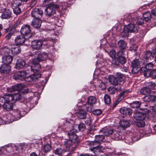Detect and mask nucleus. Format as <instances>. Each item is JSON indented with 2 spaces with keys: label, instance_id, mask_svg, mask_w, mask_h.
Returning a JSON list of instances; mask_svg holds the SVG:
<instances>
[{
  "label": "nucleus",
  "instance_id": "28",
  "mask_svg": "<svg viewBox=\"0 0 156 156\" xmlns=\"http://www.w3.org/2000/svg\"><path fill=\"white\" fill-rule=\"evenodd\" d=\"M118 45L119 47L122 50H123L126 49V44L123 40H120L118 42Z\"/></svg>",
  "mask_w": 156,
  "mask_h": 156
},
{
  "label": "nucleus",
  "instance_id": "61",
  "mask_svg": "<svg viewBox=\"0 0 156 156\" xmlns=\"http://www.w3.org/2000/svg\"><path fill=\"white\" fill-rule=\"evenodd\" d=\"M93 131L92 130H90L89 132L88 133V135L89 136H91V137L92 136H91V135L93 136Z\"/></svg>",
  "mask_w": 156,
  "mask_h": 156
},
{
  "label": "nucleus",
  "instance_id": "27",
  "mask_svg": "<svg viewBox=\"0 0 156 156\" xmlns=\"http://www.w3.org/2000/svg\"><path fill=\"white\" fill-rule=\"evenodd\" d=\"M135 25L131 23L127 25V32H136V31L134 30Z\"/></svg>",
  "mask_w": 156,
  "mask_h": 156
},
{
  "label": "nucleus",
  "instance_id": "15",
  "mask_svg": "<svg viewBox=\"0 0 156 156\" xmlns=\"http://www.w3.org/2000/svg\"><path fill=\"white\" fill-rule=\"evenodd\" d=\"M11 47L12 54L16 55L21 52V48L18 45L16 44H13L11 45Z\"/></svg>",
  "mask_w": 156,
  "mask_h": 156
},
{
  "label": "nucleus",
  "instance_id": "53",
  "mask_svg": "<svg viewBox=\"0 0 156 156\" xmlns=\"http://www.w3.org/2000/svg\"><path fill=\"white\" fill-rule=\"evenodd\" d=\"M122 51H119L116 54L117 58H118L124 56V54Z\"/></svg>",
  "mask_w": 156,
  "mask_h": 156
},
{
  "label": "nucleus",
  "instance_id": "42",
  "mask_svg": "<svg viewBox=\"0 0 156 156\" xmlns=\"http://www.w3.org/2000/svg\"><path fill=\"white\" fill-rule=\"evenodd\" d=\"M13 10L14 13L16 15L19 14L21 12V9L19 6L13 7Z\"/></svg>",
  "mask_w": 156,
  "mask_h": 156
},
{
  "label": "nucleus",
  "instance_id": "50",
  "mask_svg": "<svg viewBox=\"0 0 156 156\" xmlns=\"http://www.w3.org/2000/svg\"><path fill=\"white\" fill-rule=\"evenodd\" d=\"M137 46L134 44H133L129 47V50L131 51H134L137 50Z\"/></svg>",
  "mask_w": 156,
  "mask_h": 156
},
{
  "label": "nucleus",
  "instance_id": "44",
  "mask_svg": "<svg viewBox=\"0 0 156 156\" xmlns=\"http://www.w3.org/2000/svg\"><path fill=\"white\" fill-rule=\"evenodd\" d=\"M148 74L153 78L155 79L156 78V69L152 70L150 73H148Z\"/></svg>",
  "mask_w": 156,
  "mask_h": 156
},
{
  "label": "nucleus",
  "instance_id": "14",
  "mask_svg": "<svg viewBox=\"0 0 156 156\" xmlns=\"http://www.w3.org/2000/svg\"><path fill=\"white\" fill-rule=\"evenodd\" d=\"M24 87V85L22 83H20L13 86L11 88H8V90L9 92H12L15 91H20L22 90Z\"/></svg>",
  "mask_w": 156,
  "mask_h": 156
},
{
  "label": "nucleus",
  "instance_id": "13",
  "mask_svg": "<svg viewBox=\"0 0 156 156\" xmlns=\"http://www.w3.org/2000/svg\"><path fill=\"white\" fill-rule=\"evenodd\" d=\"M10 71V67L9 65L2 64L0 67V72L2 73L7 74Z\"/></svg>",
  "mask_w": 156,
  "mask_h": 156
},
{
  "label": "nucleus",
  "instance_id": "1",
  "mask_svg": "<svg viewBox=\"0 0 156 156\" xmlns=\"http://www.w3.org/2000/svg\"><path fill=\"white\" fill-rule=\"evenodd\" d=\"M68 136L69 140L65 139L64 141L66 149L64 150L61 148H57L54 151L55 154L60 155L67 151L73 152L75 151L76 146L79 142L78 136L74 129L70 130L69 132Z\"/></svg>",
  "mask_w": 156,
  "mask_h": 156
},
{
  "label": "nucleus",
  "instance_id": "8",
  "mask_svg": "<svg viewBox=\"0 0 156 156\" xmlns=\"http://www.w3.org/2000/svg\"><path fill=\"white\" fill-rule=\"evenodd\" d=\"M35 53L36 55H38V56L34 59H37V61L39 62L46 60L48 56V54L46 52L38 51L35 52Z\"/></svg>",
  "mask_w": 156,
  "mask_h": 156
},
{
  "label": "nucleus",
  "instance_id": "23",
  "mask_svg": "<svg viewBox=\"0 0 156 156\" xmlns=\"http://www.w3.org/2000/svg\"><path fill=\"white\" fill-rule=\"evenodd\" d=\"M12 97V94H6L4 95L3 97L1 98L3 99L4 101H5V102H10L11 101L13 100Z\"/></svg>",
  "mask_w": 156,
  "mask_h": 156
},
{
  "label": "nucleus",
  "instance_id": "9",
  "mask_svg": "<svg viewBox=\"0 0 156 156\" xmlns=\"http://www.w3.org/2000/svg\"><path fill=\"white\" fill-rule=\"evenodd\" d=\"M39 62L37 61V59H33L32 62V65L30 66L31 70L34 73L40 70L41 65L39 64Z\"/></svg>",
  "mask_w": 156,
  "mask_h": 156
},
{
  "label": "nucleus",
  "instance_id": "35",
  "mask_svg": "<svg viewBox=\"0 0 156 156\" xmlns=\"http://www.w3.org/2000/svg\"><path fill=\"white\" fill-rule=\"evenodd\" d=\"M144 120H135V122L136 123V125L139 127H143L145 125V123L143 121Z\"/></svg>",
  "mask_w": 156,
  "mask_h": 156
},
{
  "label": "nucleus",
  "instance_id": "57",
  "mask_svg": "<svg viewBox=\"0 0 156 156\" xmlns=\"http://www.w3.org/2000/svg\"><path fill=\"white\" fill-rule=\"evenodd\" d=\"M92 119L90 118L87 119L85 121L86 124L88 125H90L92 123Z\"/></svg>",
  "mask_w": 156,
  "mask_h": 156
},
{
  "label": "nucleus",
  "instance_id": "29",
  "mask_svg": "<svg viewBox=\"0 0 156 156\" xmlns=\"http://www.w3.org/2000/svg\"><path fill=\"white\" fill-rule=\"evenodd\" d=\"M3 106L7 111H9L12 109V104L11 102H5L3 105Z\"/></svg>",
  "mask_w": 156,
  "mask_h": 156
},
{
  "label": "nucleus",
  "instance_id": "22",
  "mask_svg": "<svg viewBox=\"0 0 156 156\" xmlns=\"http://www.w3.org/2000/svg\"><path fill=\"white\" fill-rule=\"evenodd\" d=\"M140 64L138 59H136L134 60L132 63L133 71H134L136 69L137 70V69H139V67L140 69V67L139 66Z\"/></svg>",
  "mask_w": 156,
  "mask_h": 156
},
{
  "label": "nucleus",
  "instance_id": "55",
  "mask_svg": "<svg viewBox=\"0 0 156 156\" xmlns=\"http://www.w3.org/2000/svg\"><path fill=\"white\" fill-rule=\"evenodd\" d=\"M86 110L89 112H91L93 110V106L92 105L86 107Z\"/></svg>",
  "mask_w": 156,
  "mask_h": 156
},
{
  "label": "nucleus",
  "instance_id": "26",
  "mask_svg": "<svg viewBox=\"0 0 156 156\" xmlns=\"http://www.w3.org/2000/svg\"><path fill=\"white\" fill-rule=\"evenodd\" d=\"M96 102V98L93 96L89 97L87 100V103L89 105H93Z\"/></svg>",
  "mask_w": 156,
  "mask_h": 156
},
{
  "label": "nucleus",
  "instance_id": "43",
  "mask_svg": "<svg viewBox=\"0 0 156 156\" xmlns=\"http://www.w3.org/2000/svg\"><path fill=\"white\" fill-rule=\"evenodd\" d=\"M15 120H17L21 118V114L19 111H17L14 112Z\"/></svg>",
  "mask_w": 156,
  "mask_h": 156
},
{
  "label": "nucleus",
  "instance_id": "20",
  "mask_svg": "<svg viewBox=\"0 0 156 156\" xmlns=\"http://www.w3.org/2000/svg\"><path fill=\"white\" fill-rule=\"evenodd\" d=\"M41 21L39 19H34L32 22V26L36 28H39L41 26Z\"/></svg>",
  "mask_w": 156,
  "mask_h": 156
},
{
  "label": "nucleus",
  "instance_id": "11",
  "mask_svg": "<svg viewBox=\"0 0 156 156\" xmlns=\"http://www.w3.org/2000/svg\"><path fill=\"white\" fill-rule=\"evenodd\" d=\"M43 44L42 41L39 40H36L32 41L31 47L34 49L38 50L42 47Z\"/></svg>",
  "mask_w": 156,
  "mask_h": 156
},
{
  "label": "nucleus",
  "instance_id": "63",
  "mask_svg": "<svg viewBox=\"0 0 156 156\" xmlns=\"http://www.w3.org/2000/svg\"><path fill=\"white\" fill-rule=\"evenodd\" d=\"M151 94H152L151 95L154 97L155 100L156 101V92L152 91Z\"/></svg>",
  "mask_w": 156,
  "mask_h": 156
},
{
  "label": "nucleus",
  "instance_id": "34",
  "mask_svg": "<svg viewBox=\"0 0 156 156\" xmlns=\"http://www.w3.org/2000/svg\"><path fill=\"white\" fill-rule=\"evenodd\" d=\"M152 55V54L151 52L149 51H146L144 55V58L145 60L147 61V60H149V59H151V58H153Z\"/></svg>",
  "mask_w": 156,
  "mask_h": 156
},
{
  "label": "nucleus",
  "instance_id": "56",
  "mask_svg": "<svg viewBox=\"0 0 156 156\" xmlns=\"http://www.w3.org/2000/svg\"><path fill=\"white\" fill-rule=\"evenodd\" d=\"M126 92L122 91V92L119 95V100H121L122 99H123L124 98L123 96L124 94Z\"/></svg>",
  "mask_w": 156,
  "mask_h": 156
},
{
  "label": "nucleus",
  "instance_id": "10",
  "mask_svg": "<svg viewBox=\"0 0 156 156\" xmlns=\"http://www.w3.org/2000/svg\"><path fill=\"white\" fill-rule=\"evenodd\" d=\"M153 63L150 62L146 65L145 67H142L141 68V71L144 72V76H147V73H149V71L153 68Z\"/></svg>",
  "mask_w": 156,
  "mask_h": 156
},
{
  "label": "nucleus",
  "instance_id": "49",
  "mask_svg": "<svg viewBox=\"0 0 156 156\" xmlns=\"http://www.w3.org/2000/svg\"><path fill=\"white\" fill-rule=\"evenodd\" d=\"M119 62L122 64H124L126 62V60L124 56L118 58Z\"/></svg>",
  "mask_w": 156,
  "mask_h": 156
},
{
  "label": "nucleus",
  "instance_id": "3",
  "mask_svg": "<svg viewBox=\"0 0 156 156\" xmlns=\"http://www.w3.org/2000/svg\"><path fill=\"white\" fill-rule=\"evenodd\" d=\"M124 76L120 73H117L115 77L111 75L108 78L109 81L110 83L116 86L123 80Z\"/></svg>",
  "mask_w": 156,
  "mask_h": 156
},
{
  "label": "nucleus",
  "instance_id": "18",
  "mask_svg": "<svg viewBox=\"0 0 156 156\" xmlns=\"http://www.w3.org/2000/svg\"><path fill=\"white\" fill-rule=\"evenodd\" d=\"M55 12V11L51 6H49L46 8L44 11V13L45 15L49 17L53 15Z\"/></svg>",
  "mask_w": 156,
  "mask_h": 156
},
{
  "label": "nucleus",
  "instance_id": "32",
  "mask_svg": "<svg viewBox=\"0 0 156 156\" xmlns=\"http://www.w3.org/2000/svg\"><path fill=\"white\" fill-rule=\"evenodd\" d=\"M144 100L147 102H154L156 101L154 99V97L151 95L145 96L144 98Z\"/></svg>",
  "mask_w": 156,
  "mask_h": 156
},
{
  "label": "nucleus",
  "instance_id": "64",
  "mask_svg": "<svg viewBox=\"0 0 156 156\" xmlns=\"http://www.w3.org/2000/svg\"><path fill=\"white\" fill-rule=\"evenodd\" d=\"M151 12L152 15L156 16V9H154L151 11Z\"/></svg>",
  "mask_w": 156,
  "mask_h": 156
},
{
  "label": "nucleus",
  "instance_id": "6",
  "mask_svg": "<svg viewBox=\"0 0 156 156\" xmlns=\"http://www.w3.org/2000/svg\"><path fill=\"white\" fill-rule=\"evenodd\" d=\"M43 13V11L41 9L35 8L33 9L31 14L34 19H40L42 16Z\"/></svg>",
  "mask_w": 156,
  "mask_h": 156
},
{
  "label": "nucleus",
  "instance_id": "62",
  "mask_svg": "<svg viewBox=\"0 0 156 156\" xmlns=\"http://www.w3.org/2000/svg\"><path fill=\"white\" fill-rule=\"evenodd\" d=\"M100 87H101L102 89H104L105 88V84L103 83H100V85H99Z\"/></svg>",
  "mask_w": 156,
  "mask_h": 156
},
{
  "label": "nucleus",
  "instance_id": "5",
  "mask_svg": "<svg viewBox=\"0 0 156 156\" xmlns=\"http://www.w3.org/2000/svg\"><path fill=\"white\" fill-rule=\"evenodd\" d=\"M87 144L90 145V147H92V148H90L91 151L94 152L97 151L99 152L100 151L99 146L100 144L98 141H96L95 140L94 141H88L87 142Z\"/></svg>",
  "mask_w": 156,
  "mask_h": 156
},
{
  "label": "nucleus",
  "instance_id": "17",
  "mask_svg": "<svg viewBox=\"0 0 156 156\" xmlns=\"http://www.w3.org/2000/svg\"><path fill=\"white\" fill-rule=\"evenodd\" d=\"M26 37L22 35L17 36L15 39L16 44L21 45L24 42L25 39H26Z\"/></svg>",
  "mask_w": 156,
  "mask_h": 156
},
{
  "label": "nucleus",
  "instance_id": "40",
  "mask_svg": "<svg viewBox=\"0 0 156 156\" xmlns=\"http://www.w3.org/2000/svg\"><path fill=\"white\" fill-rule=\"evenodd\" d=\"M108 91L111 94H114L117 91L116 89L112 87H110L108 89Z\"/></svg>",
  "mask_w": 156,
  "mask_h": 156
},
{
  "label": "nucleus",
  "instance_id": "47",
  "mask_svg": "<svg viewBox=\"0 0 156 156\" xmlns=\"http://www.w3.org/2000/svg\"><path fill=\"white\" fill-rule=\"evenodd\" d=\"M156 85L155 83L152 82H150L148 83L147 88H149L150 90L154 89L155 88Z\"/></svg>",
  "mask_w": 156,
  "mask_h": 156
},
{
  "label": "nucleus",
  "instance_id": "16",
  "mask_svg": "<svg viewBox=\"0 0 156 156\" xmlns=\"http://www.w3.org/2000/svg\"><path fill=\"white\" fill-rule=\"evenodd\" d=\"M133 116L135 120H140L144 119L146 115L143 112H137L134 113Z\"/></svg>",
  "mask_w": 156,
  "mask_h": 156
},
{
  "label": "nucleus",
  "instance_id": "25",
  "mask_svg": "<svg viewBox=\"0 0 156 156\" xmlns=\"http://www.w3.org/2000/svg\"><path fill=\"white\" fill-rule=\"evenodd\" d=\"M86 112L83 110H80L77 114V116L80 119H84L86 117Z\"/></svg>",
  "mask_w": 156,
  "mask_h": 156
},
{
  "label": "nucleus",
  "instance_id": "52",
  "mask_svg": "<svg viewBox=\"0 0 156 156\" xmlns=\"http://www.w3.org/2000/svg\"><path fill=\"white\" fill-rule=\"evenodd\" d=\"M120 112L126 116L127 114V108H122L120 110Z\"/></svg>",
  "mask_w": 156,
  "mask_h": 156
},
{
  "label": "nucleus",
  "instance_id": "48",
  "mask_svg": "<svg viewBox=\"0 0 156 156\" xmlns=\"http://www.w3.org/2000/svg\"><path fill=\"white\" fill-rule=\"evenodd\" d=\"M144 23V20L141 18L138 17L136 19V23L138 25H141Z\"/></svg>",
  "mask_w": 156,
  "mask_h": 156
},
{
  "label": "nucleus",
  "instance_id": "38",
  "mask_svg": "<svg viewBox=\"0 0 156 156\" xmlns=\"http://www.w3.org/2000/svg\"><path fill=\"white\" fill-rule=\"evenodd\" d=\"M22 2L21 0H13L12 3L13 7L19 6L21 5Z\"/></svg>",
  "mask_w": 156,
  "mask_h": 156
},
{
  "label": "nucleus",
  "instance_id": "54",
  "mask_svg": "<svg viewBox=\"0 0 156 156\" xmlns=\"http://www.w3.org/2000/svg\"><path fill=\"white\" fill-rule=\"evenodd\" d=\"M79 130L80 131H83L85 128V125L83 123H80L78 126Z\"/></svg>",
  "mask_w": 156,
  "mask_h": 156
},
{
  "label": "nucleus",
  "instance_id": "7",
  "mask_svg": "<svg viewBox=\"0 0 156 156\" xmlns=\"http://www.w3.org/2000/svg\"><path fill=\"white\" fill-rule=\"evenodd\" d=\"M26 75L27 73L25 71H20L15 73L13 76V78L15 80L19 81L24 80Z\"/></svg>",
  "mask_w": 156,
  "mask_h": 156
},
{
  "label": "nucleus",
  "instance_id": "59",
  "mask_svg": "<svg viewBox=\"0 0 156 156\" xmlns=\"http://www.w3.org/2000/svg\"><path fill=\"white\" fill-rule=\"evenodd\" d=\"M12 35V34L11 33H9L5 36V37L7 39L9 40L10 38Z\"/></svg>",
  "mask_w": 156,
  "mask_h": 156
},
{
  "label": "nucleus",
  "instance_id": "60",
  "mask_svg": "<svg viewBox=\"0 0 156 156\" xmlns=\"http://www.w3.org/2000/svg\"><path fill=\"white\" fill-rule=\"evenodd\" d=\"M133 112L131 109L129 108H127V114L129 115H130Z\"/></svg>",
  "mask_w": 156,
  "mask_h": 156
},
{
  "label": "nucleus",
  "instance_id": "46",
  "mask_svg": "<svg viewBox=\"0 0 156 156\" xmlns=\"http://www.w3.org/2000/svg\"><path fill=\"white\" fill-rule=\"evenodd\" d=\"M120 126L123 129H124L127 127V121L124 120H121L120 122Z\"/></svg>",
  "mask_w": 156,
  "mask_h": 156
},
{
  "label": "nucleus",
  "instance_id": "36",
  "mask_svg": "<svg viewBox=\"0 0 156 156\" xmlns=\"http://www.w3.org/2000/svg\"><path fill=\"white\" fill-rule=\"evenodd\" d=\"M104 100L105 103L108 105L111 102V99L110 96L107 94H105L104 97Z\"/></svg>",
  "mask_w": 156,
  "mask_h": 156
},
{
  "label": "nucleus",
  "instance_id": "21",
  "mask_svg": "<svg viewBox=\"0 0 156 156\" xmlns=\"http://www.w3.org/2000/svg\"><path fill=\"white\" fill-rule=\"evenodd\" d=\"M25 65V62L24 61L19 59L17 61L15 67L17 69H20L23 68Z\"/></svg>",
  "mask_w": 156,
  "mask_h": 156
},
{
  "label": "nucleus",
  "instance_id": "45",
  "mask_svg": "<svg viewBox=\"0 0 156 156\" xmlns=\"http://www.w3.org/2000/svg\"><path fill=\"white\" fill-rule=\"evenodd\" d=\"M109 55L112 58H117L116 54L114 50L110 51L109 53Z\"/></svg>",
  "mask_w": 156,
  "mask_h": 156
},
{
  "label": "nucleus",
  "instance_id": "19",
  "mask_svg": "<svg viewBox=\"0 0 156 156\" xmlns=\"http://www.w3.org/2000/svg\"><path fill=\"white\" fill-rule=\"evenodd\" d=\"M11 16V11L9 9H5L2 14V19H8Z\"/></svg>",
  "mask_w": 156,
  "mask_h": 156
},
{
  "label": "nucleus",
  "instance_id": "30",
  "mask_svg": "<svg viewBox=\"0 0 156 156\" xmlns=\"http://www.w3.org/2000/svg\"><path fill=\"white\" fill-rule=\"evenodd\" d=\"M151 92L150 89L147 88L145 87L142 88L141 89L140 93L142 95H146L149 94Z\"/></svg>",
  "mask_w": 156,
  "mask_h": 156
},
{
  "label": "nucleus",
  "instance_id": "51",
  "mask_svg": "<svg viewBox=\"0 0 156 156\" xmlns=\"http://www.w3.org/2000/svg\"><path fill=\"white\" fill-rule=\"evenodd\" d=\"M102 113V111L101 109H96L93 111V113L95 115H99Z\"/></svg>",
  "mask_w": 156,
  "mask_h": 156
},
{
  "label": "nucleus",
  "instance_id": "2",
  "mask_svg": "<svg viewBox=\"0 0 156 156\" xmlns=\"http://www.w3.org/2000/svg\"><path fill=\"white\" fill-rule=\"evenodd\" d=\"M0 53L3 55L2 62L3 63V64L9 65L12 60V57L10 55V49L8 48L5 47L0 50Z\"/></svg>",
  "mask_w": 156,
  "mask_h": 156
},
{
  "label": "nucleus",
  "instance_id": "24",
  "mask_svg": "<svg viewBox=\"0 0 156 156\" xmlns=\"http://www.w3.org/2000/svg\"><path fill=\"white\" fill-rule=\"evenodd\" d=\"M100 132L102 133L105 135L108 136L113 133V130L112 129L108 128L101 130Z\"/></svg>",
  "mask_w": 156,
  "mask_h": 156
},
{
  "label": "nucleus",
  "instance_id": "58",
  "mask_svg": "<svg viewBox=\"0 0 156 156\" xmlns=\"http://www.w3.org/2000/svg\"><path fill=\"white\" fill-rule=\"evenodd\" d=\"M152 54V57L153 58H155L156 57V48L153 49L152 52H151Z\"/></svg>",
  "mask_w": 156,
  "mask_h": 156
},
{
  "label": "nucleus",
  "instance_id": "41",
  "mask_svg": "<svg viewBox=\"0 0 156 156\" xmlns=\"http://www.w3.org/2000/svg\"><path fill=\"white\" fill-rule=\"evenodd\" d=\"M104 139V136L103 135H98L95 136V140L100 143Z\"/></svg>",
  "mask_w": 156,
  "mask_h": 156
},
{
  "label": "nucleus",
  "instance_id": "12",
  "mask_svg": "<svg viewBox=\"0 0 156 156\" xmlns=\"http://www.w3.org/2000/svg\"><path fill=\"white\" fill-rule=\"evenodd\" d=\"M130 105L131 107L132 108H140V109L141 110H147L145 108H142V107L144 105L145 106H147L146 105H143V103H141V102L139 101H135L132 103L130 104Z\"/></svg>",
  "mask_w": 156,
  "mask_h": 156
},
{
  "label": "nucleus",
  "instance_id": "33",
  "mask_svg": "<svg viewBox=\"0 0 156 156\" xmlns=\"http://www.w3.org/2000/svg\"><path fill=\"white\" fill-rule=\"evenodd\" d=\"M143 16L146 21H148L151 18V14L148 12H145L143 14Z\"/></svg>",
  "mask_w": 156,
  "mask_h": 156
},
{
  "label": "nucleus",
  "instance_id": "37",
  "mask_svg": "<svg viewBox=\"0 0 156 156\" xmlns=\"http://www.w3.org/2000/svg\"><path fill=\"white\" fill-rule=\"evenodd\" d=\"M13 100H14L15 101L19 100H20L22 98L21 94L19 93H17L12 94Z\"/></svg>",
  "mask_w": 156,
  "mask_h": 156
},
{
  "label": "nucleus",
  "instance_id": "31",
  "mask_svg": "<svg viewBox=\"0 0 156 156\" xmlns=\"http://www.w3.org/2000/svg\"><path fill=\"white\" fill-rule=\"evenodd\" d=\"M41 76V75L40 73L34 74L31 75L30 78L32 80L36 81L39 78H40Z\"/></svg>",
  "mask_w": 156,
  "mask_h": 156
},
{
  "label": "nucleus",
  "instance_id": "4",
  "mask_svg": "<svg viewBox=\"0 0 156 156\" xmlns=\"http://www.w3.org/2000/svg\"><path fill=\"white\" fill-rule=\"evenodd\" d=\"M20 33L26 37V39H29L32 36L30 26L28 25H23L21 27Z\"/></svg>",
  "mask_w": 156,
  "mask_h": 156
},
{
  "label": "nucleus",
  "instance_id": "39",
  "mask_svg": "<svg viewBox=\"0 0 156 156\" xmlns=\"http://www.w3.org/2000/svg\"><path fill=\"white\" fill-rule=\"evenodd\" d=\"M51 149V146L49 144L45 145L43 147V150L45 152L50 151Z\"/></svg>",
  "mask_w": 156,
  "mask_h": 156
}]
</instances>
